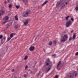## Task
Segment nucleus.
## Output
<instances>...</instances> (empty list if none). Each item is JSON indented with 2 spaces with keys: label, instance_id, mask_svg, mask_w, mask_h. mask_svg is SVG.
<instances>
[{
  "label": "nucleus",
  "instance_id": "obj_24",
  "mask_svg": "<svg viewBox=\"0 0 78 78\" xmlns=\"http://www.w3.org/2000/svg\"><path fill=\"white\" fill-rule=\"evenodd\" d=\"M27 12L28 14H31V11L30 10H28L26 12Z\"/></svg>",
  "mask_w": 78,
  "mask_h": 78
},
{
  "label": "nucleus",
  "instance_id": "obj_11",
  "mask_svg": "<svg viewBox=\"0 0 78 78\" xmlns=\"http://www.w3.org/2000/svg\"><path fill=\"white\" fill-rule=\"evenodd\" d=\"M28 16H29V14H28V12H26V13L24 14V15L23 16V17H27Z\"/></svg>",
  "mask_w": 78,
  "mask_h": 78
},
{
  "label": "nucleus",
  "instance_id": "obj_15",
  "mask_svg": "<svg viewBox=\"0 0 78 78\" xmlns=\"http://www.w3.org/2000/svg\"><path fill=\"white\" fill-rule=\"evenodd\" d=\"M50 70V68L49 67L47 68L46 69V73H48V72L49 71V70Z\"/></svg>",
  "mask_w": 78,
  "mask_h": 78
},
{
  "label": "nucleus",
  "instance_id": "obj_31",
  "mask_svg": "<svg viewBox=\"0 0 78 78\" xmlns=\"http://www.w3.org/2000/svg\"><path fill=\"white\" fill-rule=\"evenodd\" d=\"M20 7H19V5H16V8H17V9H19V8Z\"/></svg>",
  "mask_w": 78,
  "mask_h": 78
},
{
  "label": "nucleus",
  "instance_id": "obj_36",
  "mask_svg": "<svg viewBox=\"0 0 78 78\" xmlns=\"http://www.w3.org/2000/svg\"><path fill=\"white\" fill-rule=\"evenodd\" d=\"M2 37H3V35H0V39H2Z\"/></svg>",
  "mask_w": 78,
  "mask_h": 78
},
{
  "label": "nucleus",
  "instance_id": "obj_27",
  "mask_svg": "<svg viewBox=\"0 0 78 78\" xmlns=\"http://www.w3.org/2000/svg\"><path fill=\"white\" fill-rule=\"evenodd\" d=\"M12 4H10L9 5V8H12Z\"/></svg>",
  "mask_w": 78,
  "mask_h": 78
},
{
  "label": "nucleus",
  "instance_id": "obj_42",
  "mask_svg": "<svg viewBox=\"0 0 78 78\" xmlns=\"http://www.w3.org/2000/svg\"><path fill=\"white\" fill-rule=\"evenodd\" d=\"M76 55V56H78V52H76V54H75Z\"/></svg>",
  "mask_w": 78,
  "mask_h": 78
},
{
  "label": "nucleus",
  "instance_id": "obj_35",
  "mask_svg": "<svg viewBox=\"0 0 78 78\" xmlns=\"http://www.w3.org/2000/svg\"><path fill=\"white\" fill-rule=\"evenodd\" d=\"M59 77L58 76V75H56L55 77H54V78H58Z\"/></svg>",
  "mask_w": 78,
  "mask_h": 78
},
{
  "label": "nucleus",
  "instance_id": "obj_2",
  "mask_svg": "<svg viewBox=\"0 0 78 78\" xmlns=\"http://www.w3.org/2000/svg\"><path fill=\"white\" fill-rule=\"evenodd\" d=\"M68 39V36L67 34H65L63 37H61V42H65Z\"/></svg>",
  "mask_w": 78,
  "mask_h": 78
},
{
  "label": "nucleus",
  "instance_id": "obj_34",
  "mask_svg": "<svg viewBox=\"0 0 78 78\" xmlns=\"http://www.w3.org/2000/svg\"><path fill=\"white\" fill-rule=\"evenodd\" d=\"M28 65H26L25 67V69L26 70L27 69H28Z\"/></svg>",
  "mask_w": 78,
  "mask_h": 78
},
{
  "label": "nucleus",
  "instance_id": "obj_33",
  "mask_svg": "<svg viewBox=\"0 0 78 78\" xmlns=\"http://www.w3.org/2000/svg\"><path fill=\"white\" fill-rule=\"evenodd\" d=\"M75 10L76 11H78V7H76L75 8Z\"/></svg>",
  "mask_w": 78,
  "mask_h": 78
},
{
  "label": "nucleus",
  "instance_id": "obj_16",
  "mask_svg": "<svg viewBox=\"0 0 78 78\" xmlns=\"http://www.w3.org/2000/svg\"><path fill=\"white\" fill-rule=\"evenodd\" d=\"M48 3V1H45V2L42 5V6H44V5H45L46 4H47Z\"/></svg>",
  "mask_w": 78,
  "mask_h": 78
},
{
  "label": "nucleus",
  "instance_id": "obj_9",
  "mask_svg": "<svg viewBox=\"0 0 78 78\" xmlns=\"http://www.w3.org/2000/svg\"><path fill=\"white\" fill-rule=\"evenodd\" d=\"M78 74V73H76V71H74L72 73V75L73 76V77L74 76H76L77 74Z\"/></svg>",
  "mask_w": 78,
  "mask_h": 78
},
{
  "label": "nucleus",
  "instance_id": "obj_30",
  "mask_svg": "<svg viewBox=\"0 0 78 78\" xmlns=\"http://www.w3.org/2000/svg\"><path fill=\"white\" fill-rule=\"evenodd\" d=\"M23 76L24 77V78H27V74H24L23 75Z\"/></svg>",
  "mask_w": 78,
  "mask_h": 78
},
{
  "label": "nucleus",
  "instance_id": "obj_10",
  "mask_svg": "<svg viewBox=\"0 0 78 78\" xmlns=\"http://www.w3.org/2000/svg\"><path fill=\"white\" fill-rule=\"evenodd\" d=\"M65 0V1H64V4H65V5H67V4H68V3H69V2H70V0Z\"/></svg>",
  "mask_w": 78,
  "mask_h": 78
},
{
  "label": "nucleus",
  "instance_id": "obj_50",
  "mask_svg": "<svg viewBox=\"0 0 78 78\" xmlns=\"http://www.w3.org/2000/svg\"><path fill=\"white\" fill-rule=\"evenodd\" d=\"M0 60H1V58H0Z\"/></svg>",
  "mask_w": 78,
  "mask_h": 78
},
{
  "label": "nucleus",
  "instance_id": "obj_8",
  "mask_svg": "<svg viewBox=\"0 0 78 78\" xmlns=\"http://www.w3.org/2000/svg\"><path fill=\"white\" fill-rule=\"evenodd\" d=\"M6 37L5 36H4L2 39L1 40V43H4V42L6 40Z\"/></svg>",
  "mask_w": 78,
  "mask_h": 78
},
{
  "label": "nucleus",
  "instance_id": "obj_43",
  "mask_svg": "<svg viewBox=\"0 0 78 78\" xmlns=\"http://www.w3.org/2000/svg\"><path fill=\"white\" fill-rule=\"evenodd\" d=\"M56 55L55 54H53L52 56L54 57V56H55Z\"/></svg>",
  "mask_w": 78,
  "mask_h": 78
},
{
  "label": "nucleus",
  "instance_id": "obj_12",
  "mask_svg": "<svg viewBox=\"0 0 78 78\" xmlns=\"http://www.w3.org/2000/svg\"><path fill=\"white\" fill-rule=\"evenodd\" d=\"M46 62L49 63L50 64H52V62L50 60L49 58H48L46 59Z\"/></svg>",
  "mask_w": 78,
  "mask_h": 78
},
{
  "label": "nucleus",
  "instance_id": "obj_32",
  "mask_svg": "<svg viewBox=\"0 0 78 78\" xmlns=\"http://www.w3.org/2000/svg\"><path fill=\"white\" fill-rule=\"evenodd\" d=\"M53 43H54V44H56V43H57V42H56V41H55V40L54 41Z\"/></svg>",
  "mask_w": 78,
  "mask_h": 78
},
{
  "label": "nucleus",
  "instance_id": "obj_5",
  "mask_svg": "<svg viewBox=\"0 0 78 78\" xmlns=\"http://www.w3.org/2000/svg\"><path fill=\"white\" fill-rule=\"evenodd\" d=\"M72 24V21H71L69 20V21H67L66 22V27H69L70 25H71Z\"/></svg>",
  "mask_w": 78,
  "mask_h": 78
},
{
  "label": "nucleus",
  "instance_id": "obj_29",
  "mask_svg": "<svg viewBox=\"0 0 78 78\" xmlns=\"http://www.w3.org/2000/svg\"><path fill=\"white\" fill-rule=\"evenodd\" d=\"M69 18V16H67L66 17V20H68Z\"/></svg>",
  "mask_w": 78,
  "mask_h": 78
},
{
  "label": "nucleus",
  "instance_id": "obj_44",
  "mask_svg": "<svg viewBox=\"0 0 78 78\" xmlns=\"http://www.w3.org/2000/svg\"><path fill=\"white\" fill-rule=\"evenodd\" d=\"M11 72H14V69H12Z\"/></svg>",
  "mask_w": 78,
  "mask_h": 78
},
{
  "label": "nucleus",
  "instance_id": "obj_28",
  "mask_svg": "<svg viewBox=\"0 0 78 78\" xmlns=\"http://www.w3.org/2000/svg\"><path fill=\"white\" fill-rule=\"evenodd\" d=\"M72 39H73V38H72V37H70L69 38V41H72Z\"/></svg>",
  "mask_w": 78,
  "mask_h": 78
},
{
  "label": "nucleus",
  "instance_id": "obj_19",
  "mask_svg": "<svg viewBox=\"0 0 78 78\" xmlns=\"http://www.w3.org/2000/svg\"><path fill=\"white\" fill-rule=\"evenodd\" d=\"M13 35H14V34L13 33H12L10 34V36L11 38H12L14 37Z\"/></svg>",
  "mask_w": 78,
  "mask_h": 78
},
{
  "label": "nucleus",
  "instance_id": "obj_23",
  "mask_svg": "<svg viewBox=\"0 0 78 78\" xmlns=\"http://www.w3.org/2000/svg\"><path fill=\"white\" fill-rule=\"evenodd\" d=\"M23 3H28V0H23Z\"/></svg>",
  "mask_w": 78,
  "mask_h": 78
},
{
  "label": "nucleus",
  "instance_id": "obj_6",
  "mask_svg": "<svg viewBox=\"0 0 78 78\" xmlns=\"http://www.w3.org/2000/svg\"><path fill=\"white\" fill-rule=\"evenodd\" d=\"M13 20L12 19H10L9 21V23H8V25L9 26H10L12 24V23H13Z\"/></svg>",
  "mask_w": 78,
  "mask_h": 78
},
{
  "label": "nucleus",
  "instance_id": "obj_25",
  "mask_svg": "<svg viewBox=\"0 0 78 78\" xmlns=\"http://www.w3.org/2000/svg\"><path fill=\"white\" fill-rule=\"evenodd\" d=\"M53 44V42L51 41L49 42V45L51 46Z\"/></svg>",
  "mask_w": 78,
  "mask_h": 78
},
{
  "label": "nucleus",
  "instance_id": "obj_37",
  "mask_svg": "<svg viewBox=\"0 0 78 78\" xmlns=\"http://www.w3.org/2000/svg\"><path fill=\"white\" fill-rule=\"evenodd\" d=\"M11 38H12L9 37V38L8 39V41H9L11 39Z\"/></svg>",
  "mask_w": 78,
  "mask_h": 78
},
{
  "label": "nucleus",
  "instance_id": "obj_7",
  "mask_svg": "<svg viewBox=\"0 0 78 78\" xmlns=\"http://www.w3.org/2000/svg\"><path fill=\"white\" fill-rule=\"evenodd\" d=\"M34 49H35L34 46H31L29 48L30 51H34Z\"/></svg>",
  "mask_w": 78,
  "mask_h": 78
},
{
  "label": "nucleus",
  "instance_id": "obj_47",
  "mask_svg": "<svg viewBox=\"0 0 78 78\" xmlns=\"http://www.w3.org/2000/svg\"><path fill=\"white\" fill-rule=\"evenodd\" d=\"M4 3H5V4H6V3H7V2H6V1H5L4 2Z\"/></svg>",
  "mask_w": 78,
  "mask_h": 78
},
{
  "label": "nucleus",
  "instance_id": "obj_41",
  "mask_svg": "<svg viewBox=\"0 0 78 78\" xmlns=\"http://www.w3.org/2000/svg\"><path fill=\"white\" fill-rule=\"evenodd\" d=\"M16 39V38H13L11 40V41H12L13 40V41H14V40H15Z\"/></svg>",
  "mask_w": 78,
  "mask_h": 78
},
{
  "label": "nucleus",
  "instance_id": "obj_14",
  "mask_svg": "<svg viewBox=\"0 0 78 78\" xmlns=\"http://www.w3.org/2000/svg\"><path fill=\"white\" fill-rule=\"evenodd\" d=\"M9 19V17L8 16H5L4 17V20L6 21L8 20Z\"/></svg>",
  "mask_w": 78,
  "mask_h": 78
},
{
  "label": "nucleus",
  "instance_id": "obj_3",
  "mask_svg": "<svg viewBox=\"0 0 78 78\" xmlns=\"http://www.w3.org/2000/svg\"><path fill=\"white\" fill-rule=\"evenodd\" d=\"M30 20V19L27 18V20H24L23 23L24 25V26L27 27V24L29 22Z\"/></svg>",
  "mask_w": 78,
  "mask_h": 78
},
{
  "label": "nucleus",
  "instance_id": "obj_22",
  "mask_svg": "<svg viewBox=\"0 0 78 78\" xmlns=\"http://www.w3.org/2000/svg\"><path fill=\"white\" fill-rule=\"evenodd\" d=\"M39 75H40V78H41V77H42V76H44V74L42 73H41L40 74L39 73Z\"/></svg>",
  "mask_w": 78,
  "mask_h": 78
},
{
  "label": "nucleus",
  "instance_id": "obj_1",
  "mask_svg": "<svg viewBox=\"0 0 78 78\" xmlns=\"http://www.w3.org/2000/svg\"><path fill=\"white\" fill-rule=\"evenodd\" d=\"M64 0H60L56 4V7H60L61 5V9H64L66 5L64 4Z\"/></svg>",
  "mask_w": 78,
  "mask_h": 78
},
{
  "label": "nucleus",
  "instance_id": "obj_13",
  "mask_svg": "<svg viewBox=\"0 0 78 78\" xmlns=\"http://www.w3.org/2000/svg\"><path fill=\"white\" fill-rule=\"evenodd\" d=\"M73 78V76L71 73H70V75L68 76L67 78Z\"/></svg>",
  "mask_w": 78,
  "mask_h": 78
},
{
  "label": "nucleus",
  "instance_id": "obj_38",
  "mask_svg": "<svg viewBox=\"0 0 78 78\" xmlns=\"http://www.w3.org/2000/svg\"><path fill=\"white\" fill-rule=\"evenodd\" d=\"M71 20H72L73 22H74V21H73V18H71Z\"/></svg>",
  "mask_w": 78,
  "mask_h": 78
},
{
  "label": "nucleus",
  "instance_id": "obj_48",
  "mask_svg": "<svg viewBox=\"0 0 78 78\" xmlns=\"http://www.w3.org/2000/svg\"><path fill=\"white\" fill-rule=\"evenodd\" d=\"M9 0H8L7 3H9Z\"/></svg>",
  "mask_w": 78,
  "mask_h": 78
},
{
  "label": "nucleus",
  "instance_id": "obj_20",
  "mask_svg": "<svg viewBox=\"0 0 78 78\" xmlns=\"http://www.w3.org/2000/svg\"><path fill=\"white\" fill-rule=\"evenodd\" d=\"M76 38V35H75V34L74 33L73 36V39H75Z\"/></svg>",
  "mask_w": 78,
  "mask_h": 78
},
{
  "label": "nucleus",
  "instance_id": "obj_39",
  "mask_svg": "<svg viewBox=\"0 0 78 78\" xmlns=\"http://www.w3.org/2000/svg\"><path fill=\"white\" fill-rule=\"evenodd\" d=\"M7 22L6 21H5V22H2V24H5Z\"/></svg>",
  "mask_w": 78,
  "mask_h": 78
},
{
  "label": "nucleus",
  "instance_id": "obj_17",
  "mask_svg": "<svg viewBox=\"0 0 78 78\" xmlns=\"http://www.w3.org/2000/svg\"><path fill=\"white\" fill-rule=\"evenodd\" d=\"M14 28L15 29V30H17L18 28V26L17 25H14Z\"/></svg>",
  "mask_w": 78,
  "mask_h": 78
},
{
  "label": "nucleus",
  "instance_id": "obj_46",
  "mask_svg": "<svg viewBox=\"0 0 78 78\" xmlns=\"http://www.w3.org/2000/svg\"><path fill=\"white\" fill-rule=\"evenodd\" d=\"M6 28H9V26H6Z\"/></svg>",
  "mask_w": 78,
  "mask_h": 78
},
{
  "label": "nucleus",
  "instance_id": "obj_4",
  "mask_svg": "<svg viewBox=\"0 0 78 78\" xmlns=\"http://www.w3.org/2000/svg\"><path fill=\"white\" fill-rule=\"evenodd\" d=\"M5 13V11L3 9H1L0 10V17H2L3 15H4V14Z\"/></svg>",
  "mask_w": 78,
  "mask_h": 78
},
{
  "label": "nucleus",
  "instance_id": "obj_21",
  "mask_svg": "<svg viewBox=\"0 0 78 78\" xmlns=\"http://www.w3.org/2000/svg\"><path fill=\"white\" fill-rule=\"evenodd\" d=\"M60 64H61V61H59L58 62V64L57 67H58L59 66H60Z\"/></svg>",
  "mask_w": 78,
  "mask_h": 78
},
{
  "label": "nucleus",
  "instance_id": "obj_18",
  "mask_svg": "<svg viewBox=\"0 0 78 78\" xmlns=\"http://www.w3.org/2000/svg\"><path fill=\"white\" fill-rule=\"evenodd\" d=\"M15 20H18V16L16 15L15 16Z\"/></svg>",
  "mask_w": 78,
  "mask_h": 78
},
{
  "label": "nucleus",
  "instance_id": "obj_26",
  "mask_svg": "<svg viewBox=\"0 0 78 78\" xmlns=\"http://www.w3.org/2000/svg\"><path fill=\"white\" fill-rule=\"evenodd\" d=\"M27 58H28V56L27 55H26L24 57V60H27Z\"/></svg>",
  "mask_w": 78,
  "mask_h": 78
},
{
  "label": "nucleus",
  "instance_id": "obj_49",
  "mask_svg": "<svg viewBox=\"0 0 78 78\" xmlns=\"http://www.w3.org/2000/svg\"><path fill=\"white\" fill-rule=\"evenodd\" d=\"M36 39H37V38L36 37L35 39V41H36Z\"/></svg>",
  "mask_w": 78,
  "mask_h": 78
},
{
  "label": "nucleus",
  "instance_id": "obj_45",
  "mask_svg": "<svg viewBox=\"0 0 78 78\" xmlns=\"http://www.w3.org/2000/svg\"><path fill=\"white\" fill-rule=\"evenodd\" d=\"M73 31H74V30H72L71 31V33H73Z\"/></svg>",
  "mask_w": 78,
  "mask_h": 78
},
{
  "label": "nucleus",
  "instance_id": "obj_40",
  "mask_svg": "<svg viewBox=\"0 0 78 78\" xmlns=\"http://www.w3.org/2000/svg\"><path fill=\"white\" fill-rule=\"evenodd\" d=\"M49 63H47L46 62V65L48 66H49Z\"/></svg>",
  "mask_w": 78,
  "mask_h": 78
}]
</instances>
